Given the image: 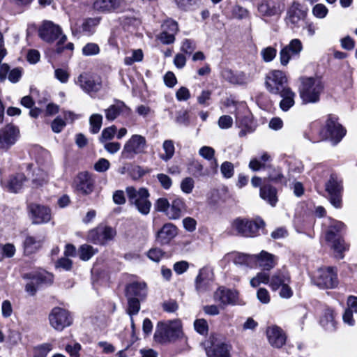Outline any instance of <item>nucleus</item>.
Segmentation results:
<instances>
[{
    "label": "nucleus",
    "instance_id": "1",
    "mask_svg": "<svg viewBox=\"0 0 357 357\" xmlns=\"http://www.w3.org/2000/svg\"><path fill=\"white\" fill-rule=\"evenodd\" d=\"M301 85L299 96L304 104L316 103L319 101L324 85L319 77L303 76L299 78Z\"/></svg>",
    "mask_w": 357,
    "mask_h": 357
},
{
    "label": "nucleus",
    "instance_id": "2",
    "mask_svg": "<svg viewBox=\"0 0 357 357\" xmlns=\"http://www.w3.org/2000/svg\"><path fill=\"white\" fill-rule=\"evenodd\" d=\"M182 335L181 324L178 320L158 323L154 333L155 340L160 343L175 341Z\"/></svg>",
    "mask_w": 357,
    "mask_h": 357
},
{
    "label": "nucleus",
    "instance_id": "3",
    "mask_svg": "<svg viewBox=\"0 0 357 357\" xmlns=\"http://www.w3.org/2000/svg\"><path fill=\"white\" fill-rule=\"evenodd\" d=\"M38 34L43 40L49 43L59 38L56 51L57 53L63 51V48L61 45L66 41L67 37L66 35H62L61 28L58 24L52 21H44L38 29Z\"/></svg>",
    "mask_w": 357,
    "mask_h": 357
},
{
    "label": "nucleus",
    "instance_id": "4",
    "mask_svg": "<svg viewBox=\"0 0 357 357\" xmlns=\"http://www.w3.org/2000/svg\"><path fill=\"white\" fill-rule=\"evenodd\" d=\"M126 193L130 204L134 206L139 213L146 215L150 213L151 202L149 199L150 194L147 189L141 188L137 190L133 187H128Z\"/></svg>",
    "mask_w": 357,
    "mask_h": 357
},
{
    "label": "nucleus",
    "instance_id": "5",
    "mask_svg": "<svg viewBox=\"0 0 357 357\" xmlns=\"http://www.w3.org/2000/svg\"><path fill=\"white\" fill-rule=\"evenodd\" d=\"M346 129L338 122V119L330 114L326 121L324 128L321 131L324 139L330 140L333 145H337L345 136Z\"/></svg>",
    "mask_w": 357,
    "mask_h": 357
},
{
    "label": "nucleus",
    "instance_id": "6",
    "mask_svg": "<svg viewBox=\"0 0 357 357\" xmlns=\"http://www.w3.org/2000/svg\"><path fill=\"white\" fill-rule=\"evenodd\" d=\"M264 225L265 222L260 218L255 220L236 218L231 224L232 228L237 232V234L244 237H253L259 235V230Z\"/></svg>",
    "mask_w": 357,
    "mask_h": 357
},
{
    "label": "nucleus",
    "instance_id": "7",
    "mask_svg": "<svg viewBox=\"0 0 357 357\" xmlns=\"http://www.w3.org/2000/svg\"><path fill=\"white\" fill-rule=\"evenodd\" d=\"M287 82V77L283 71L272 70L266 75L265 86L269 93L278 95L289 87Z\"/></svg>",
    "mask_w": 357,
    "mask_h": 357
},
{
    "label": "nucleus",
    "instance_id": "8",
    "mask_svg": "<svg viewBox=\"0 0 357 357\" xmlns=\"http://www.w3.org/2000/svg\"><path fill=\"white\" fill-rule=\"evenodd\" d=\"M70 312L60 307H54L49 314L50 326L56 331H61L73 323Z\"/></svg>",
    "mask_w": 357,
    "mask_h": 357
},
{
    "label": "nucleus",
    "instance_id": "9",
    "mask_svg": "<svg viewBox=\"0 0 357 357\" xmlns=\"http://www.w3.org/2000/svg\"><path fill=\"white\" fill-rule=\"evenodd\" d=\"M146 146V140L140 135H133L125 144L121 152V157L132 159L136 155L144 153Z\"/></svg>",
    "mask_w": 357,
    "mask_h": 357
},
{
    "label": "nucleus",
    "instance_id": "10",
    "mask_svg": "<svg viewBox=\"0 0 357 357\" xmlns=\"http://www.w3.org/2000/svg\"><path fill=\"white\" fill-rule=\"evenodd\" d=\"M116 234V230L106 225H99L91 230L88 234V240L95 244L104 245L112 240Z\"/></svg>",
    "mask_w": 357,
    "mask_h": 357
},
{
    "label": "nucleus",
    "instance_id": "11",
    "mask_svg": "<svg viewBox=\"0 0 357 357\" xmlns=\"http://www.w3.org/2000/svg\"><path fill=\"white\" fill-rule=\"evenodd\" d=\"M76 84L86 93L91 95L96 93L102 88V80L98 77L84 73L79 75Z\"/></svg>",
    "mask_w": 357,
    "mask_h": 357
},
{
    "label": "nucleus",
    "instance_id": "12",
    "mask_svg": "<svg viewBox=\"0 0 357 357\" xmlns=\"http://www.w3.org/2000/svg\"><path fill=\"white\" fill-rule=\"evenodd\" d=\"M20 137L18 128L8 124L0 129V149L7 151L13 146Z\"/></svg>",
    "mask_w": 357,
    "mask_h": 357
},
{
    "label": "nucleus",
    "instance_id": "13",
    "mask_svg": "<svg viewBox=\"0 0 357 357\" xmlns=\"http://www.w3.org/2000/svg\"><path fill=\"white\" fill-rule=\"evenodd\" d=\"M326 190L328 193L331 204L335 208H340L342 191V181L339 180L337 176L331 175L326 183Z\"/></svg>",
    "mask_w": 357,
    "mask_h": 357
},
{
    "label": "nucleus",
    "instance_id": "14",
    "mask_svg": "<svg viewBox=\"0 0 357 357\" xmlns=\"http://www.w3.org/2000/svg\"><path fill=\"white\" fill-rule=\"evenodd\" d=\"M314 282L317 287L321 289L334 288L337 284V274L333 271V268L331 267L319 269Z\"/></svg>",
    "mask_w": 357,
    "mask_h": 357
},
{
    "label": "nucleus",
    "instance_id": "15",
    "mask_svg": "<svg viewBox=\"0 0 357 357\" xmlns=\"http://www.w3.org/2000/svg\"><path fill=\"white\" fill-rule=\"evenodd\" d=\"M95 181L88 172H79L74 179L73 185L77 192L88 195L93 191Z\"/></svg>",
    "mask_w": 357,
    "mask_h": 357
},
{
    "label": "nucleus",
    "instance_id": "16",
    "mask_svg": "<svg viewBox=\"0 0 357 357\" xmlns=\"http://www.w3.org/2000/svg\"><path fill=\"white\" fill-rule=\"evenodd\" d=\"M28 208L33 224H44L51 220V210L49 207L31 203L29 205Z\"/></svg>",
    "mask_w": 357,
    "mask_h": 357
},
{
    "label": "nucleus",
    "instance_id": "17",
    "mask_svg": "<svg viewBox=\"0 0 357 357\" xmlns=\"http://www.w3.org/2000/svg\"><path fill=\"white\" fill-rule=\"evenodd\" d=\"M125 0H95L93 8L100 13H109L125 8Z\"/></svg>",
    "mask_w": 357,
    "mask_h": 357
},
{
    "label": "nucleus",
    "instance_id": "18",
    "mask_svg": "<svg viewBox=\"0 0 357 357\" xmlns=\"http://www.w3.org/2000/svg\"><path fill=\"white\" fill-rule=\"evenodd\" d=\"M307 12L302 9L300 3L294 2L287 10L286 22L288 25L293 27H298L301 22L305 20Z\"/></svg>",
    "mask_w": 357,
    "mask_h": 357
},
{
    "label": "nucleus",
    "instance_id": "19",
    "mask_svg": "<svg viewBox=\"0 0 357 357\" xmlns=\"http://www.w3.org/2000/svg\"><path fill=\"white\" fill-rule=\"evenodd\" d=\"M105 118L109 121H114L123 114H129L130 109L124 102L115 99L114 103L105 109Z\"/></svg>",
    "mask_w": 357,
    "mask_h": 357
},
{
    "label": "nucleus",
    "instance_id": "20",
    "mask_svg": "<svg viewBox=\"0 0 357 357\" xmlns=\"http://www.w3.org/2000/svg\"><path fill=\"white\" fill-rule=\"evenodd\" d=\"M259 14L264 17L280 15L282 9L276 0H261L257 6Z\"/></svg>",
    "mask_w": 357,
    "mask_h": 357
},
{
    "label": "nucleus",
    "instance_id": "21",
    "mask_svg": "<svg viewBox=\"0 0 357 357\" xmlns=\"http://www.w3.org/2000/svg\"><path fill=\"white\" fill-rule=\"evenodd\" d=\"M178 234L177 227L172 223L165 224L156 233V241L161 245L169 243Z\"/></svg>",
    "mask_w": 357,
    "mask_h": 357
},
{
    "label": "nucleus",
    "instance_id": "22",
    "mask_svg": "<svg viewBox=\"0 0 357 357\" xmlns=\"http://www.w3.org/2000/svg\"><path fill=\"white\" fill-rule=\"evenodd\" d=\"M213 298L215 301L222 305H234L236 303L238 293L225 287H220L214 293Z\"/></svg>",
    "mask_w": 357,
    "mask_h": 357
},
{
    "label": "nucleus",
    "instance_id": "23",
    "mask_svg": "<svg viewBox=\"0 0 357 357\" xmlns=\"http://www.w3.org/2000/svg\"><path fill=\"white\" fill-rule=\"evenodd\" d=\"M266 334L269 343L275 348H281L286 342V335L278 326L268 327Z\"/></svg>",
    "mask_w": 357,
    "mask_h": 357
},
{
    "label": "nucleus",
    "instance_id": "24",
    "mask_svg": "<svg viewBox=\"0 0 357 357\" xmlns=\"http://www.w3.org/2000/svg\"><path fill=\"white\" fill-rule=\"evenodd\" d=\"M147 295V287L145 282H134L126 287V298L145 299Z\"/></svg>",
    "mask_w": 357,
    "mask_h": 357
},
{
    "label": "nucleus",
    "instance_id": "25",
    "mask_svg": "<svg viewBox=\"0 0 357 357\" xmlns=\"http://www.w3.org/2000/svg\"><path fill=\"white\" fill-rule=\"evenodd\" d=\"M254 261L263 270L270 271L276 265L277 257L266 251L262 250L259 254L254 255Z\"/></svg>",
    "mask_w": 357,
    "mask_h": 357
},
{
    "label": "nucleus",
    "instance_id": "26",
    "mask_svg": "<svg viewBox=\"0 0 357 357\" xmlns=\"http://www.w3.org/2000/svg\"><path fill=\"white\" fill-rule=\"evenodd\" d=\"M259 196L273 207L275 206L278 202V190L269 183L264 184L260 187Z\"/></svg>",
    "mask_w": 357,
    "mask_h": 357
},
{
    "label": "nucleus",
    "instance_id": "27",
    "mask_svg": "<svg viewBox=\"0 0 357 357\" xmlns=\"http://www.w3.org/2000/svg\"><path fill=\"white\" fill-rule=\"evenodd\" d=\"M186 211V205L181 197H176L169 205L167 216L170 220L179 219Z\"/></svg>",
    "mask_w": 357,
    "mask_h": 357
},
{
    "label": "nucleus",
    "instance_id": "28",
    "mask_svg": "<svg viewBox=\"0 0 357 357\" xmlns=\"http://www.w3.org/2000/svg\"><path fill=\"white\" fill-rule=\"evenodd\" d=\"M213 284V280L210 273L206 270H201L195 280L196 290L199 293H203L211 290Z\"/></svg>",
    "mask_w": 357,
    "mask_h": 357
},
{
    "label": "nucleus",
    "instance_id": "29",
    "mask_svg": "<svg viewBox=\"0 0 357 357\" xmlns=\"http://www.w3.org/2000/svg\"><path fill=\"white\" fill-rule=\"evenodd\" d=\"M25 278L33 280L37 287L50 285L53 282V275L44 270L26 274Z\"/></svg>",
    "mask_w": 357,
    "mask_h": 357
},
{
    "label": "nucleus",
    "instance_id": "30",
    "mask_svg": "<svg viewBox=\"0 0 357 357\" xmlns=\"http://www.w3.org/2000/svg\"><path fill=\"white\" fill-rule=\"evenodd\" d=\"M222 76L226 81L233 84L243 85L248 82V78L244 73H234L230 69H224L222 71Z\"/></svg>",
    "mask_w": 357,
    "mask_h": 357
},
{
    "label": "nucleus",
    "instance_id": "31",
    "mask_svg": "<svg viewBox=\"0 0 357 357\" xmlns=\"http://www.w3.org/2000/svg\"><path fill=\"white\" fill-rule=\"evenodd\" d=\"M289 282L290 277L288 273L284 271H278L272 275L269 285L273 291H276L282 285Z\"/></svg>",
    "mask_w": 357,
    "mask_h": 357
},
{
    "label": "nucleus",
    "instance_id": "32",
    "mask_svg": "<svg viewBox=\"0 0 357 357\" xmlns=\"http://www.w3.org/2000/svg\"><path fill=\"white\" fill-rule=\"evenodd\" d=\"M278 95L282 98V100L280 102V107L282 111L287 112L294 105V98L296 97V93L291 89L290 87L286 89Z\"/></svg>",
    "mask_w": 357,
    "mask_h": 357
},
{
    "label": "nucleus",
    "instance_id": "33",
    "mask_svg": "<svg viewBox=\"0 0 357 357\" xmlns=\"http://www.w3.org/2000/svg\"><path fill=\"white\" fill-rule=\"evenodd\" d=\"M225 259L232 260L235 264L238 265H249L252 261H254V255L232 252L227 254Z\"/></svg>",
    "mask_w": 357,
    "mask_h": 357
},
{
    "label": "nucleus",
    "instance_id": "34",
    "mask_svg": "<svg viewBox=\"0 0 357 357\" xmlns=\"http://www.w3.org/2000/svg\"><path fill=\"white\" fill-rule=\"evenodd\" d=\"M344 227V225L340 221L332 220L326 233V241H332L334 238H340V233Z\"/></svg>",
    "mask_w": 357,
    "mask_h": 357
},
{
    "label": "nucleus",
    "instance_id": "35",
    "mask_svg": "<svg viewBox=\"0 0 357 357\" xmlns=\"http://www.w3.org/2000/svg\"><path fill=\"white\" fill-rule=\"evenodd\" d=\"M26 177L23 174H17L10 177L6 188L11 192H17L23 186Z\"/></svg>",
    "mask_w": 357,
    "mask_h": 357
},
{
    "label": "nucleus",
    "instance_id": "36",
    "mask_svg": "<svg viewBox=\"0 0 357 357\" xmlns=\"http://www.w3.org/2000/svg\"><path fill=\"white\" fill-rule=\"evenodd\" d=\"M321 326L328 331H334L335 329V322L334 320V312L331 309H326L320 319Z\"/></svg>",
    "mask_w": 357,
    "mask_h": 357
},
{
    "label": "nucleus",
    "instance_id": "37",
    "mask_svg": "<svg viewBox=\"0 0 357 357\" xmlns=\"http://www.w3.org/2000/svg\"><path fill=\"white\" fill-rule=\"evenodd\" d=\"M331 243V248L333 250L336 258L342 259L343 252L348 249L344 241L341 238H335L332 241H328Z\"/></svg>",
    "mask_w": 357,
    "mask_h": 357
},
{
    "label": "nucleus",
    "instance_id": "38",
    "mask_svg": "<svg viewBox=\"0 0 357 357\" xmlns=\"http://www.w3.org/2000/svg\"><path fill=\"white\" fill-rule=\"evenodd\" d=\"M209 357H229L228 345L225 343L215 344L207 351Z\"/></svg>",
    "mask_w": 357,
    "mask_h": 357
},
{
    "label": "nucleus",
    "instance_id": "39",
    "mask_svg": "<svg viewBox=\"0 0 357 357\" xmlns=\"http://www.w3.org/2000/svg\"><path fill=\"white\" fill-rule=\"evenodd\" d=\"M188 172L195 177L208 175V171L204 169L202 164L198 160H192L188 165Z\"/></svg>",
    "mask_w": 357,
    "mask_h": 357
},
{
    "label": "nucleus",
    "instance_id": "40",
    "mask_svg": "<svg viewBox=\"0 0 357 357\" xmlns=\"http://www.w3.org/2000/svg\"><path fill=\"white\" fill-rule=\"evenodd\" d=\"M164 154L160 155V158L164 161H168L172 159L174 155L175 146L174 142L172 139H166L162 144Z\"/></svg>",
    "mask_w": 357,
    "mask_h": 357
},
{
    "label": "nucleus",
    "instance_id": "41",
    "mask_svg": "<svg viewBox=\"0 0 357 357\" xmlns=\"http://www.w3.org/2000/svg\"><path fill=\"white\" fill-rule=\"evenodd\" d=\"M127 312L131 317L132 326H134L132 316L136 315L140 310V302L142 301L137 298H127Z\"/></svg>",
    "mask_w": 357,
    "mask_h": 357
},
{
    "label": "nucleus",
    "instance_id": "42",
    "mask_svg": "<svg viewBox=\"0 0 357 357\" xmlns=\"http://www.w3.org/2000/svg\"><path fill=\"white\" fill-rule=\"evenodd\" d=\"M42 244L41 240H37L35 237L28 236L24 241V248L27 253H32L38 250Z\"/></svg>",
    "mask_w": 357,
    "mask_h": 357
},
{
    "label": "nucleus",
    "instance_id": "43",
    "mask_svg": "<svg viewBox=\"0 0 357 357\" xmlns=\"http://www.w3.org/2000/svg\"><path fill=\"white\" fill-rule=\"evenodd\" d=\"M199 154L202 158H204V159H206L208 161L213 160L212 164L214 165L215 168H217L218 162H217V160L215 158H214V155H215L214 149H213L211 146H202L199 150Z\"/></svg>",
    "mask_w": 357,
    "mask_h": 357
},
{
    "label": "nucleus",
    "instance_id": "44",
    "mask_svg": "<svg viewBox=\"0 0 357 357\" xmlns=\"http://www.w3.org/2000/svg\"><path fill=\"white\" fill-rule=\"evenodd\" d=\"M97 250L93 248L91 245L84 244L79 248V258L83 261H88L96 252Z\"/></svg>",
    "mask_w": 357,
    "mask_h": 357
},
{
    "label": "nucleus",
    "instance_id": "45",
    "mask_svg": "<svg viewBox=\"0 0 357 357\" xmlns=\"http://www.w3.org/2000/svg\"><path fill=\"white\" fill-rule=\"evenodd\" d=\"M91 132L93 134L98 133L102 124V116L100 114H93L89 118Z\"/></svg>",
    "mask_w": 357,
    "mask_h": 357
},
{
    "label": "nucleus",
    "instance_id": "46",
    "mask_svg": "<svg viewBox=\"0 0 357 357\" xmlns=\"http://www.w3.org/2000/svg\"><path fill=\"white\" fill-rule=\"evenodd\" d=\"M99 23L100 18L98 17L89 18L83 22L82 25V29L84 33L87 34H91L94 32L95 27Z\"/></svg>",
    "mask_w": 357,
    "mask_h": 357
},
{
    "label": "nucleus",
    "instance_id": "47",
    "mask_svg": "<svg viewBox=\"0 0 357 357\" xmlns=\"http://www.w3.org/2000/svg\"><path fill=\"white\" fill-rule=\"evenodd\" d=\"M292 56H298L303 50V44L299 39H292L289 43L284 46Z\"/></svg>",
    "mask_w": 357,
    "mask_h": 357
},
{
    "label": "nucleus",
    "instance_id": "48",
    "mask_svg": "<svg viewBox=\"0 0 357 357\" xmlns=\"http://www.w3.org/2000/svg\"><path fill=\"white\" fill-rule=\"evenodd\" d=\"M270 277L267 273L265 272H259L257 274L255 277L251 279L250 285L252 287H258L261 283L263 284H270Z\"/></svg>",
    "mask_w": 357,
    "mask_h": 357
},
{
    "label": "nucleus",
    "instance_id": "49",
    "mask_svg": "<svg viewBox=\"0 0 357 357\" xmlns=\"http://www.w3.org/2000/svg\"><path fill=\"white\" fill-rule=\"evenodd\" d=\"M277 50L271 46L263 48L261 51V56L264 62H271L276 56Z\"/></svg>",
    "mask_w": 357,
    "mask_h": 357
},
{
    "label": "nucleus",
    "instance_id": "50",
    "mask_svg": "<svg viewBox=\"0 0 357 357\" xmlns=\"http://www.w3.org/2000/svg\"><path fill=\"white\" fill-rule=\"evenodd\" d=\"M267 179L269 181L274 182L275 183H282L284 179V176L282 173L281 169L280 168H273L271 169Z\"/></svg>",
    "mask_w": 357,
    "mask_h": 357
},
{
    "label": "nucleus",
    "instance_id": "51",
    "mask_svg": "<svg viewBox=\"0 0 357 357\" xmlns=\"http://www.w3.org/2000/svg\"><path fill=\"white\" fill-rule=\"evenodd\" d=\"M52 349V346L50 343L40 344L34 348L35 357H46Z\"/></svg>",
    "mask_w": 357,
    "mask_h": 357
},
{
    "label": "nucleus",
    "instance_id": "52",
    "mask_svg": "<svg viewBox=\"0 0 357 357\" xmlns=\"http://www.w3.org/2000/svg\"><path fill=\"white\" fill-rule=\"evenodd\" d=\"M100 52V47L96 43H89L82 48V54L84 56H93Z\"/></svg>",
    "mask_w": 357,
    "mask_h": 357
},
{
    "label": "nucleus",
    "instance_id": "53",
    "mask_svg": "<svg viewBox=\"0 0 357 357\" xmlns=\"http://www.w3.org/2000/svg\"><path fill=\"white\" fill-rule=\"evenodd\" d=\"M222 176L226 178H231L234 173V167L231 162L225 161L220 167Z\"/></svg>",
    "mask_w": 357,
    "mask_h": 357
},
{
    "label": "nucleus",
    "instance_id": "54",
    "mask_svg": "<svg viewBox=\"0 0 357 357\" xmlns=\"http://www.w3.org/2000/svg\"><path fill=\"white\" fill-rule=\"evenodd\" d=\"M195 186V181L191 177H186L181 182V189L186 194H190L192 192Z\"/></svg>",
    "mask_w": 357,
    "mask_h": 357
},
{
    "label": "nucleus",
    "instance_id": "55",
    "mask_svg": "<svg viewBox=\"0 0 357 357\" xmlns=\"http://www.w3.org/2000/svg\"><path fill=\"white\" fill-rule=\"evenodd\" d=\"M170 203L168 199L164 197L159 198L156 200L155 203V210L159 212L165 213L167 215V212L169 208Z\"/></svg>",
    "mask_w": 357,
    "mask_h": 357
},
{
    "label": "nucleus",
    "instance_id": "56",
    "mask_svg": "<svg viewBox=\"0 0 357 357\" xmlns=\"http://www.w3.org/2000/svg\"><path fill=\"white\" fill-rule=\"evenodd\" d=\"M194 327L195 331L201 335H206L208 330L207 321L204 319H199L195 321Z\"/></svg>",
    "mask_w": 357,
    "mask_h": 357
},
{
    "label": "nucleus",
    "instance_id": "57",
    "mask_svg": "<svg viewBox=\"0 0 357 357\" xmlns=\"http://www.w3.org/2000/svg\"><path fill=\"white\" fill-rule=\"evenodd\" d=\"M116 128L115 126L105 128L101 133L100 141L103 143L107 140L112 139L116 133Z\"/></svg>",
    "mask_w": 357,
    "mask_h": 357
},
{
    "label": "nucleus",
    "instance_id": "58",
    "mask_svg": "<svg viewBox=\"0 0 357 357\" xmlns=\"http://www.w3.org/2000/svg\"><path fill=\"white\" fill-rule=\"evenodd\" d=\"M165 252L158 248H153L149 250L147 257L155 262H158L164 257Z\"/></svg>",
    "mask_w": 357,
    "mask_h": 357
},
{
    "label": "nucleus",
    "instance_id": "59",
    "mask_svg": "<svg viewBox=\"0 0 357 357\" xmlns=\"http://www.w3.org/2000/svg\"><path fill=\"white\" fill-rule=\"evenodd\" d=\"M328 10L322 3L316 4L312 8L313 15L317 18H324L328 14Z\"/></svg>",
    "mask_w": 357,
    "mask_h": 357
},
{
    "label": "nucleus",
    "instance_id": "60",
    "mask_svg": "<svg viewBox=\"0 0 357 357\" xmlns=\"http://www.w3.org/2000/svg\"><path fill=\"white\" fill-rule=\"evenodd\" d=\"M157 178L164 189L168 190L171 188L172 180L168 175L162 173L158 174H157Z\"/></svg>",
    "mask_w": 357,
    "mask_h": 357
},
{
    "label": "nucleus",
    "instance_id": "61",
    "mask_svg": "<svg viewBox=\"0 0 357 357\" xmlns=\"http://www.w3.org/2000/svg\"><path fill=\"white\" fill-rule=\"evenodd\" d=\"M162 29L175 34L178 30V24L172 20H166L162 25Z\"/></svg>",
    "mask_w": 357,
    "mask_h": 357
},
{
    "label": "nucleus",
    "instance_id": "62",
    "mask_svg": "<svg viewBox=\"0 0 357 357\" xmlns=\"http://www.w3.org/2000/svg\"><path fill=\"white\" fill-rule=\"evenodd\" d=\"M280 61L282 66H286L291 56H293L291 52L284 47H283L279 52Z\"/></svg>",
    "mask_w": 357,
    "mask_h": 357
},
{
    "label": "nucleus",
    "instance_id": "63",
    "mask_svg": "<svg viewBox=\"0 0 357 357\" xmlns=\"http://www.w3.org/2000/svg\"><path fill=\"white\" fill-rule=\"evenodd\" d=\"M110 166L109 160L105 158L99 159L94 165V169L98 172H104L107 171Z\"/></svg>",
    "mask_w": 357,
    "mask_h": 357
},
{
    "label": "nucleus",
    "instance_id": "64",
    "mask_svg": "<svg viewBox=\"0 0 357 357\" xmlns=\"http://www.w3.org/2000/svg\"><path fill=\"white\" fill-rule=\"evenodd\" d=\"M65 121L61 117H56L52 123L51 127L53 132L59 133L66 126Z\"/></svg>",
    "mask_w": 357,
    "mask_h": 357
}]
</instances>
